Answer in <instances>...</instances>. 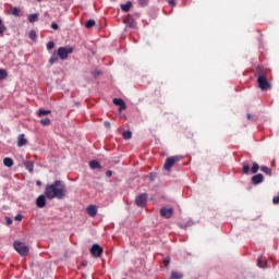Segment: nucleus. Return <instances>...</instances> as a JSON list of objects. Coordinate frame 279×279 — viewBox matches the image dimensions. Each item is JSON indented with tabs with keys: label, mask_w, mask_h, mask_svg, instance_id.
Segmentation results:
<instances>
[{
	"label": "nucleus",
	"mask_w": 279,
	"mask_h": 279,
	"mask_svg": "<svg viewBox=\"0 0 279 279\" xmlns=\"http://www.w3.org/2000/svg\"><path fill=\"white\" fill-rule=\"evenodd\" d=\"M45 195L48 199H64L66 197V185L62 181H54L46 186Z\"/></svg>",
	"instance_id": "f257e3e1"
},
{
	"label": "nucleus",
	"mask_w": 279,
	"mask_h": 279,
	"mask_svg": "<svg viewBox=\"0 0 279 279\" xmlns=\"http://www.w3.org/2000/svg\"><path fill=\"white\" fill-rule=\"evenodd\" d=\"M260 71H262V68L258 66L257 68V74H258L257 84H258L260 90H269V88H271V85L269 84L267 76H265V74H263V72H260Z\"/></svg>",
	"instance_id": "f03ea898"
},
{
	"label": "nucleus",
	"mask_w": 279,
	"mask_h": 279,
	"mask_svg": "<svg viewBox=\"0 0 279 279\" xmlns=\"http://www.w3.org/2000/svg\"><path fill=\"white\" fill-rule=\"evenodd\" d=\"M14 250L17 251L20 256H27V254L29 253V246H27L25 243L19 242V241L14 242Z\"/></svg>",
	"instance_id": "7ed1b4c3"
},
{
	"label": "nucleus",
	"mask_w": 279,
	"mask_h": 279,
	"mask_svg": "<svg viewBox=\"0 0 279 279\" xmlns=\"http://www.w3.org/2000/svg\"><path fill=\"white\" fill-rule=\"evenodd\" d=\"M70 53H73V48L71 47H60L57 51V56H59L60 60H66Z\"/></svg>",
	"instance_id": "20e7f679"
},
{
	"label": "nucleus",
	"mask_w": 279,
	"mask_h": 279,
	"mask_svg": "<svg viewBox=\"0 0 279 279\" xmlns=\"http://www.w3.org/2000/svg\"><path fill=\"white\" fill-rule=\"evenodd\" d=\"M180 160V157L174 156V157H169L167 158L165 165H163V169H166V171H171V168Z\"/></svg>",
	"instance_id": "39448f33"
},
{
	"label": "nucleus",
	"mask_w": 279,
	"mask_h": 279,
	"mask_svg": "<svg viewBox=\"0 0 279 279\" xmlns=\"http://www.w3.org/2000/svg\"><path fill=\"white\" fill-rule=\"evenodd\" d=\"M90 254L95 258H101V254H104V248L99 246V244H94L90 248Z\"/></svg>",
	"instance_id": "423d86ee"
},
{
	"label": "nucleus",
	"mask_w": 279,
	"mask_h": 279,
	"mask_svg": "<svg viewBox=\"0 0 279 279\" xmlns=\"http://www.w3.org/2000/svg\"><path fill=\"white\" fill-rule=\"evenodd\" d=\"M160 215L165 219H171V217H173V208H171V207H162L160 209Z\"/></svg>",
	"instance_id": "0eeeda50"
},
{
	"label": "nucleus",
	"mask_w": 279,
	"mask_h": 279,
	"mask_svg": "<svg viewBox=\"0 0 279 279\" xmlns=\"http://www.w3.org/2000/svg\"><path fill=\"white\" fill-rule=\"evenodd\" d=\"M147 203V194L144 193V194H140L138 196H136L135 198V204L136 206H145V204Z\"/></svg>",
	"instance_id": "6e6552de"
},
{
	"label": "nucleus",
	"mask_w": 279,
	"mask_h": 279,
	"mask_svg": "<svg viewBox=\"0 0 279 279\" xmlns=\"http://www.w3.org/2000/svg\"><path fill=\"white\" fill-rule=\"evenodd\" d=\"M36 206L38 208H45V206H47V197H45V195L38 196L36 199Z\"/></svg>",
	"instance_id": "1a4fd4ad"
},
{
	"label": "nucleus",
	"mask_w": 279,
	"mask_h": 279,
	"mask_svg": "<svg viewBox=\"0 0 279 279\" xmlns=\"http://www.w3.org/2000/svg\"><path fill=\"white\" fill-rule=\"evenodd\" d=\"M113 104H114V106H119L120 110H125V101H123V99L114 98Z\"/></svg>",
	"instance_id": "9d476101"
},
{
	"label": "nucleus",
	"mask_w": 279,
	"mask_h": 279,
	"mask_svg": "<svg viewBox=\"0 0 279 279\" xmlns=\"http://www.w3.org/2000/svg\"><path fill=\"white\" fill-rule=\"evenodd\" d=\"M27 140L25 138V134H21L17 137V147H25Z\"/></svg>",
	"instance_id": "9b49d317"
},
{
	"label": "nucleus",
	"mask_w": 279,
	"mask_h": 279,
	"mask_svg": "<svg viewBox=\"0 0 279 279\" xmlns=\"http://www.w3.org/2000/svg\"><path fill=\"white\" fill-rule=\"evenodd\" d=\"M87 215H89V217H95V215H97V206L95 205H90L87 207Z\"/></svg>",
	"instance_id": "f8f14e48"
},
{
	"label": "nucleus",
	"mask_w": 279,
	"mask_h": 279,
	"mask_svg": "<svg viewBox=\"0 0 279 279\" xmlns=\"http://www.w3.org/2000/svg\"><path fill=\"white\" fill-rule=\"evenodd\" d=\"M263 180H264V177L260 173L252 177L253 184H260Z\"/></svg>",
	"instance_id": "ddd939ff"
},
{
	"label": "nucleus",
	"mask_w": 279,
	"mask_h": 279,
	"mask_svg": "<svg viewBox=\"0 0 279 279\" xmlns=\"http://www.w3.org/2000/svg\"><path fill=\"white\" fill-rule=\"evenodd\" d=\"M182 278H184V274L177 270H172L169 279H182Z\"/></svg>",
	"instance_id": "4468645a"
},
{
	"label": "nucleus",
	"mask_w": 279,
	"mask_h": 279,
	"mask_svg": "<svg viewBox=\"0 0 279 279\" xmlns=\"http://www.w3.org/2000/svg\"><path fill=\"white\" fill-rule=\"evenodd\" d=\"M24 167L29 173H34V161H25Z\"/></svg>",
	"instance_id": "2eb2a0df"
},
{
	"label": "nucleus",
	"mask_w": 279,
	"mask_h": 279,
	"mask_svg": "<svg viewBox=\"0 0 279 279\" xmlns=\"http://www.w3.org/2000/svg\"><path fill=\"white\" fill-rule=\"evenodd\" d=\"M257 266L260 267V269H267L268 263H267V260H265L263 258H258Z\"/></svg>",
	"instance_id": "dca6fc26"
},
{
	"label": "nucleus",
	"mask_w": 279,
	"mask_h": 279,
	"mask_svg": "<svg viewBox=\"0 0 279 279\" xmlns=\"http://www.w3.org/2000/svg\"><path fill=\"white\" fill-rule=\"evenodd\" d=\"M3 165L4 167H14V160H12L10 157H5L3 159Z\"/></svg>",
	"instance_id": "f3484780"
},
{
	"label": "nucleus",
	"mask_w": 279,
	"mask_h": 279,
	"mask_svg": "<svg viewBox=\"0 0 279 279\" xmlns=\"http://www.w3.org/2000/svg\"><path fill=\"white\" fill-rule=\"evenodd\" d=\"M120 8L123 12H130V9L132 8V2L128 1L125 4H121Z\"/></svg>",
	"instance_id": "a211bd4d"
},
{
	"label": "nucleus",
	"mask_w": 279,
	"mask_h": 279,
	"mask_svg": "<svg viewBox=\"0 0 279 279\" xmlns=\"http://www.w3.org/2000/svg\"><path fill=\"white\" fill-rule=\"evenodd\" d=\"M89 167L92 169H101V163H99V161H97V160H92V161H89Z\"/></svg>",
	"instance_id": "6ab92c4d"
},
{
	"label": "nucleus",
	"mask_w": 279,
	"mask_h": 279,
	"mask_svg": "<svg viewBox=\"0 0 279 279\" xmlns=\"http://www.w3.org/2000/svg\"><path fill=\"white\" fill-rule=\"evenodd\" d=\"M13 16H21V9L19 7H13L10 12Z\"/></svg>",
	"instance_id": "aec40b11"
},
{
	"label": "nucleus",
	"mask_w": 279,
	"mask_h": 279,
	"mask_svg": "<svg viewBox=\"0 0 279 279\" xmlns=\"http://www.w3.org/2000/svg\"><path fill=\"white\" fill-rule=\"evenodd\" d=\"M38 21V13L28 15V23H36Z\"/></svg>",
	"instance_id": "412c9836"
},
{
	"label": "nucleus",
	"mask_w": 279,
	"mask_h": 279,
	"mask_svg": "<svg viewBox=\"0 0 279 279\" xmlns=\"http://www.w3.org/2000/svg\"><path fill=\"white\" fill-rule=\"evenodd\" d=\"M47 114H51V110L39 109L38 117H45Z\"/></svg>",
	"instance_id": "4be33fe9"
},
{
	"label": "nucleus",
	"mask_w": 279,
	"mask_h": 279,
	"mask_svg": "<svg viewBox=\"0 0 279 279\" xmlns=\"http://www.w3.org/2000/svg\"><path fill=\"white\" fill-rule=\"evenodd\" d=\"M122 136L124 141H130L132 138V132L130 131L123 132Z\"/></svg>",
	"instance_id": "5701e85b"
},
{
	"label": "nucleus",
	"mask_w": 279,
	"mask_h": 279,
	"mask_svg": "<svg viewBox=\"0 0 279 279\" xmlns=\"http://www.w3.org/2000/svg\"><path fill=\"white\" fill-rule=\"evenodd\" d=\"M260 171H263V173H266V175L271 174V170L269 168H267V166H262Z\"/></svg>",
	"instance_id": "b1692460"
},
{
	"label": "nucleus",
	"mask_w": 279,
	"mask_h": 279,
	"mask_svg": "<svg viewBox=\"0 0 279 279\" xmlns=\"http://www.w3.org/2000/svg\"><path fill=\"white\" fill-rule=\"evenodd\" d=\"M85 26L87 27V29H90V27H95V20H88L85 23Z\"/></svg>",
	"instance_id": "393cba45"
},
{
	"label": "nucleus",
	"mask_w": 279,
	"mask_h": 279,
	"mask_svg": "<svg viewBox=\"0 0 279 279\" xmlns=\"http://www.w3.org/2000/svg\"><path fill=\"white\" fill-rule=\"evenodd\" d=\"M58 58L59 56L53 53L49 60L50 64H56V62H58Z\"/></svg>",
	"instance_id": "a878e982"
},
{
	"label": "nucleus",
	"mask_w": 279,
	"mask_h": 279,
	"mask_svg": "<svg viewBox=\"0 0 279 279\" xmlns=\"http://www.w3.org/2000/svg\"><path fill=\"white\" fill-rule=\"evenodd\" d=\"M41 125H51V120L49 118H45L40 120Z\"/></svg>",
	"instance_id": "bb28decb"
},
{
	"label": "nucleus",
	"mask_w": 279,
	"mask_h": 279,
	"mask_svg": "<svg viewBox=\"0 0 279 279\" xmlns=\"http://www.w3.org/2000/svg\"><path fill=\"white\" fill-rule=\"evenodd\" d=\"M8 77V71L0 69V80H5Z\"/></svg>",
	"instance_id": "cd10ccee"
},
{
	"label": "nucleus",
	"mask_w": 279,
	"mask_h": 279,
	"mask_svg": "<svg viewBox=\"0 0 279 279\" xmlns=\"http://www.w3.org/2000/svg\"><path fill=\"white\" fill-rule=\"evenodd\" d=\"M258 163H253V167H252V173H258Z\"/></svg>",
	"instance_id": "c85d7f7f"
},
{
	"label": "nucleus",
	"mask_w": 279,
	"mask_h": 279,
	"mask_svg": "<svg viewBox=\"0 0 279 279\" xmlns=\"http://www.w3.org/2000/svg\"><path fill=\"white\" fill-rule=\"evenodd\" d=\"M28 36H29L31 40H36L37 35H36L35 31H31Z\"/></svg>",
	"instance_id": "c756f323"
},
{
	"label": "nucleus",
	"mask_w": 279,
	"mask_h": 279,
	"mask_svg": "<svg viewBox=\"0 0 279 279\" xmlns=\"http://www.w3.org/2000/svg\"><path fill=\"white\" fill-rule=\"evenodd\" d=\"M56 47V44L53 43V41H49L48 44H47V49L49 50V51H51V49H53Z\"/></svg>",
	"instance_id": "7c9ffc66"
},
{
	"label": "nucleus",
	"mask_w": 279,
	"mask_h": 279,
	"mask_svg": "<svg viewBox=\"0 0 279 279\" xmlns=\"http://www.w3.org/2000/svg\"><path fill=\"white\" fill-rule=\"evenodd\" d=\"M149 0H138L140 5H142L143 8H145V5H147Z\"/></svg>",
	"instance_id": "2f4dec72"
},
{
	"label": "nucleus",
	"mask_w": 279,
	"mask_h": 279,
	"mask_svg": "<svg viewBox=\"0 0 279 279\" xmlns=\"http://www.w3.org/2000/svg\"><path fill=\"white\" fill-rule=\"evenodd\" d=\"M171 263V259L169 257L163 259V264L166 267H169V264Z\"/></svg>",
	"instance_id": "473e14b6"
},
{
	"label": "nucleus",
	"mask_w": 279,
	"mask_h": 279,
	"mask_svg": "<svg viewBox=\"0 0 279 279\" xmlns=\"http://www.w3.org/2000/svg\"><path fill=\"white\" fill-rule=\"evenodd\" d=\"M243 173H250V166H243Z\"/></svg>",
	"instance_id": "72a5a7b5"
},
{
	"label": "nucleus",
	"mask_w": 279,
	"mask_h": 279,
	"mask_svg": "<svg viewBox=\"0 0 279 279\" xmlns=\"http://www.w3.org/2000/svg\"><path fill=\"white\" fill-rule=\"evenodd\" d=\"M14 220H15V221H23V215H16V216L14 217Z\"/></svg>",
	"instance_id": "f704fd0d"
},
{
	"label": "nucleus",
	"mask_w": 279,
	"mask_h": 279,
	"mask_svg": "<svg viewBox=\"0 0 279 279\" xmlns=\"http://www.w3.org/2000/svg\"><path fill=\"white\" fill-rule=\"evenodd\" d=\"M5 221H7V226H12V218L7 217Z\"/></svg>",
	"instance_id": "c9c22d12"
},
{
	"label": "nucleus",
	"mask_w": 279,
	"mask_h": 279,
	"mask_svg": "<svg viewBox=\"0 0 279 279\" xmlns=\"http://www.w3.org/2000/svg\"><path fill=\"white\" fill-rule=\"evenodd\" d=\"M272 203H274V204H279V196H275V197L272 198Z\"/></svg>",
	"instance_id": "e433bc0d"
},
{
	"label": "nucleus",
	"mask_w": 279,
	"mask_h": 279,
	"mask_svg": "<svg viewBox=\"0 0 279 279\" xmlns=\"http://www.w3.org/2000/svg\"><path fill=\"white\" fill-rule=\"evenodd\" d=\"M51 27H52V29H59V26H58V24H57L56 22H53V23L51 24Z\"/></svg>",
	"instance_id": "4c0bfd02"
},
{
	"label": "nucleus",
	"mask_w": 279,
	"mask_h": 279,
	"mask_svg": "<svg viewBox=\"0 0 279 279\" xmlns=\"http://www.w3.org/2000/svg\"><path fill=\"white\" fill-rule=\"evenodd\" d=\"M5 26H0V34H5Z\"/></svg>",
	"instance_id": "58836bf2"
},
{
	"label": "nucleus",
	"mask_w": 279,
	"mask_h": 279,
	"mask_svg": "<svg viewBox=\"0 0 279 279\" xmlns=\"http://www.w3.org/2000/svg\"><path fill=\"white\" fill-rule=\"evenodd\" d=\"M106 175H107V178H112V171L108 170V171L106 172Z\"/></svg>",
	"instance_id": "ea45409f"
},
{
	"label": "nucleus",
	"mask_w": 279,
	"mask_h": 279,
	"mask_svg": "<svg viewBox=\"0 0 279 279\" xmlns=\"http://www.w3.org/2000/svg\"><path fill=\"white\" fill-rule=\"evenodd\" d=\"M105 128H107V130H110V122L106 121L105 122Z\"/></svg>",
	"instance_id": "a19ab883"
},
{
	"label": "nucleus",
	"mask_w": 279,
	"mask_h": 279,
	"mask_svg": "<svg viewBox=\"0 0 279 279\" xmlns=\"http://www.w3.org/2000/svg\"><path fill=\"white\" fill-rule=\"evenodd\" d=\"M98 75H101V72L99 71L94 72V77H97Z\"/></svg>",
	"instance_id": "79ce46f5"
},
{
	"label": "nucleus",
	"mask_w": 279,
	"mask_h": 279,
	"mask_svg": "<svg viewBox=\"0 0 279 279\" xmlns=\"http://www.w3.org/2000/svg\"><path fill=\"white\" fill-rule=\"evenodd\" d=\"M169 3L172 5V8H174V5H175V0H170Z\"/></svg>",
	"instance_id": "37998d69"
},
{
	"label": "nucleus",
	"mask_w": 279,
	"mask_h": 279,
	"mask_svg": "<svg viewBox=\"0 0 279 279\" xmlns=\"http://www.w3.org/2000/svg\"><path fill=\"white\" fill-rule=\"evenodd\" d=\"M36 184H37V186H43V182H40V181H37Z\"/></svg>",
	"instance_id": "c03bdc74"
},
{
	"label": "nucleus",
	"mask_w": 279,
	"mask_h": 279,
	"mask_svg": "<svg viewBox=\"0 0 279 279\" xmlns=\"http://www.w3.org/2000/svg\"><path fill=\"white\" fill-rule=\"evenodd\" d=\"M247 119L250 121V119H252V114L247 113Z\"/></svg>",
	"instance_id": "a18cd8bd"
},
{
	"label": "nucleus",
	"mask_w": 279,
	"mask_h": 279,
	"mask_svg": "<svg viewBox=\"0 0 279 279\" xmlns=\"http://www.w3.org/2000/svg\"><path fill=\"white\" fill-rule=\"evenodd\" d=\"M3 21L0 19V25H2Z\"/></svg>",
	"instance_id": "49530a36"
},
{
	"label": "nucleus",
	"mask_w": 279,
	"mask_h": 279,
	"mask_svg": "<svg viewBox=\"0 0 279 279\" xmlns=\"http://www.w3.org/2000/svg\"><path fill=\"white\" fill-rule=\"evenodd\" d=\"M37 1H41V0H37Z\"/></svg>",
	"instance_id": "de8ad7c7"
}]
</instances>
